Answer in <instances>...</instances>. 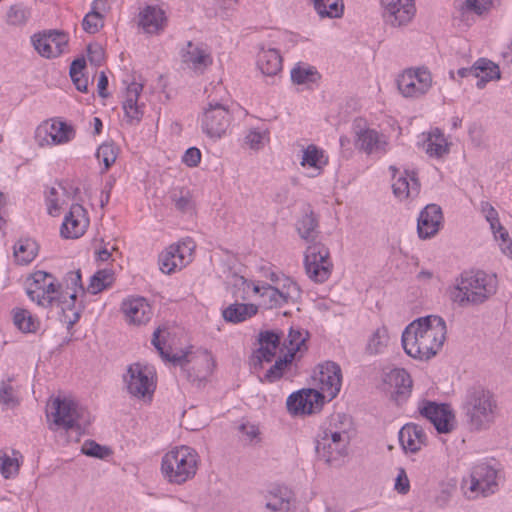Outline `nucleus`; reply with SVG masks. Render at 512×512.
<instances>
[{
    "instance_id": "nucleus-1",
    "label": "nucleus",
    "mask_w": 512,
    "mask_h": 512,
    "mask_svg": "<svg viewBox=\"0 0 512 512\" xmlns=\"http://www.w3.org/2000/svg\"><path fill=\"white\" fill-rule=\"evenodd\" d=\"M447 334L444 319L428 315L412 321L402 333V346L407 355L418 360H429L442 348Z\"/></svg>"
},
{
    "instance_id": "nucleus-2",
    "label": "nucleus",
    "mask_w": 512,
    "mask_h": 512,
    "mask_svg": "<svg viewBox=\"0 0 512 512\" xmlns=\"http://www.w3.org/2000/svg\"><path fill=\"white\" fill-rule=\"evenodd\" d=\"M462 410L469 428L474 431L488 429L495 421L498 404L494 394L482 386L467 389Z\"/></svg>"
},
{
    "instance_id": "nucleus-3",
    "label": "nucleus",
    "mask_w": 512,
    "mask_h": 512,
    "mask_svg": "<svg viewBox=\"0 0 512 512\" xmlns=\"http://www.w3.org/2000/svg\"><path fill=\"white\" fill-rule=\"evenodd\" d=\"M496 293L492 277L483 271L463 272L451 292V298L460 306L479 305Z\"/></svg>"
},
{
    "instance_id": "nucleus-4",
    "label": "nucleus",
    "mask_w": 512,
    "mask_h": 512,
    "mask_svg": "<svg viewBox=\"0 0 512 512\" xmlns=\"http://www.w3.org/2000/svg\"><path fill=\"white\" fill-rule=\"evenodd\" d=\"M198 464L197 451L182 445L173 448L162 457L161 473L170 484L181 485L194 478Z\"/></svg>"
},
{
    "instance_id": "nucleus-5",
    "label": "nucleus",
    "mask_w": 512,
    "mask_h": 512,
    "mask_svg": "<svg viewBox=\"0 0 512 512\" xmlns=\"http://www.w3.org/2000/svg\"><path fill=\"white\" fill-rule=\"evenodd\" d=\"M214 93V96L210 93L207 97V106L203 109L200 123L204 134L212 139H220L230 126L232 114L224 89L220 85L215 86Z\"/></svg>"
},
{
    "instance_id": "nucleus-6",
    "label": "nucleus",
    "mask_w": 512,
    "mask_h": 512,
    "mask_svg": "<svg viewBox=\"0 0 512 512\" xmlns=\"http://www.w3.org/2000/svg\"><path fill=\"white\" fill-rule=\"evenodd\" d=\"M50 414L53 424L68 431L70 429H83L90 424V414L69 398H54L50 405Z\"/></svg>"
},
{
    "instance_id": "nucleus-7",
    "label": "nucleus",
    "mask_w": 512,
    "mask_h": 512,
    "mask_svg": "<svg viewBox=\"0 0 512 512\" xmlns=\"http://www.w3.org/2000/svg\"><path fill=\"white\" fill-rule=\"evenodd\" d=\"M462 488L467 498L488 497L499 489L498 470L487 462L474 465Z\"/></svg>"
},
{
    "instance_id": "nucleus-8",
    "label": "nucleus",
    "mask_w": 512,
    "mask_h": 512,
    "mask_svg": "<svg viewBox=\"0 0 512 512\" xmlns=\"http://www.w3.org/2000/svg\"><path fill=\"white\" fill-rule=\"evenodd\" d=\"M304 266L308 277L316 283H324L331 275L333 264L329 249L322 243L310 244L305 252Z\"/></svg>"
},
{
    "instance_id": "nucleus-9",
    "label": "nucleus",
    "mask_w": 512,
    "mask_h": 512,
    "mask_svg": "<svg viewBox=\"0 0 512 512\" xmlns=\"http://www.w3.org/2000/svg\"><path fill=\"white\" fill-rule=\"evenodd\" d=\"M60 289L61 285L56 284L54 276L45 271L34 272L26 285L28 297L44 308L53 307L54 297Z\"/></svg>"
},
{
    "instance_id": "nucleus-10",
    "label": "nucleus",
    "mask_w": 512,
    "mask_h": 512,
    "mask_svg": "<svg viewBox=\"0 0 512 512\" xmlns=\"http://www.w3.org/2000/svg\"><path fill=\"white\" fill-rule=\"evenodd\" d=\"M195 243L191 238L169 246L158 258L160 270L165 274L173 273L177 268L185 267L192 260Z\"/></svg>"
},
{
    "instance_id": "nucleus-11",
    "label": "nucleus",
    "mask_w": 512,
    "mask_h": 512,
    "mask_svg": "<svg viewBox=\"0 0 512 512\" xmlns=\"http://www.w3.org/2000/svg\"><path fill=\"white\" fill-rule=\"evenodd\" d=\"M432 85V76L428 69L405 70L397 79V87L406 98H418L428 92Z\"/></svg>"
},
{
    "instance_id": "nucleus-12",
    "label": "nucleus",
    "mask_w": 512,
    "mask_h": 512,
    "mask_svg": "<svg viewBox=\"0 0 512 512\" xmlns=\"http://www.w3.org/2000/svg\"><path fill=\"white\" fill-rule=\"evenodd\" d=\"M150 375L151 372L148 371L147 367H143L139 363L131 364L124 376L128 393L138 399H145L146 397L151 399L155 384Z\"/></svg>"
},
{
    "instance_id": "nucleus-13",
    "label": "nucleus",
    "mask_w": 512,
    "mask_h": 512,
    "mask_svg": "<svg viewBox=\"0 0 512 512\" xmlns=\"http://www.w3.org/2000/svg\"><path fill=\"white\" fill-rule=\"evenodd\" d=\"M418 410L424 418L434 425L438 433H449L452 431L455 416L448 404L422 400L419 403Z\"/></svg>"
},
{
    "instance_id": "nucleus-14",
    "label": "nucleus",
    "mask_w": 512,
    "mask_h": 512,
    "mask_svg": "<svg viewBox=\"0 0 512 512\" xmlns=\"http://www.w3.org/2000/svg\"><path fill=\"white\" fill-rule=\"evenodd\" d=\"M31 42L35 50L45 58L60 56L68 45V35L58 30L34 34Z\"/></svg>"
},
{
    "instance_id": "nucleus-15",
    "label": "nucleus",
    "mask_w": 512,
    "mask_h": 512,
    "mask_svg": "<svg viewBox=\"0 0 512 512\" xmlns=\"http://www.w3.org/2000/svg\"><path fill=\"white\" fill-rule=\"evenodd\" d=\"M282 337L283 333L281 331H261L258 335L259 348L251 355L250 364L258 369L262 368L263 362H272L281 344Z\"/></svg>"
},
{
    "instance_id": "nucleus-16",
    "label": "nucleus",
    "mask_w": 512,
    "mask_h": 512,
    "mask_svg": "<svg viewBox=\"0 0 512 512\" xmlns=\"http://www.w3.org/2000/svg\"><path fill=\"white\" fill-rule=\"evenodd\" d=\"M386 23L393 27L408 24L415 15L414 0H381Z\"/></svg>"
},
{
    "instance_id": "nucleus-17",
    "label": "nucleus",
    "mask_w": 512,
    "mask_h": 512,
    "mask_svg": "<svg viewBox=\"0 0 512 512\" xmlns=\"http://www.w3.org/2000/svg\"><path fill=\"white\" fill-rule=\"evenodd\" d=\"M319 389L323 399L329 400L335 398L340 392L342 385V372L340 366L332 361H327L319 365V375L317 378Z\"/></svg>"
},
{
    "instance_id": "nucleus-18",
    "label": "nucleus",
    "mask_w": 512,
    "mask_h": 512,
    "mask_svg": "<svg viewBox=\"0 0 512 512\" xmlns=\"http://www.w3.org/2000/svg\"><path fill=\"white\" fill-rule=\"evenodd\" d=\"M322 394L314 389H303L290 394L286 401L287 410L293 414H311L322 402Z\"/></svg>"
},
{
    "instance_id": "nucleus-19",
    "label": "nucleus",
    "mask_w": 512,
    "mask_h": 512,
    "mask_svg": "<svg viewBox=\"0 0 512 512\" xmlns=\"http://www.w3.org/2000/svg\"><path fill=\"white\" fill-rule=\"evenodd\" d=\"M89 226V218L84 207L80 204H72L69 213L64 217L60 234L66 239L81 237Z\"/></svg>"
},
{
    "instance_id": "nucleus-20",
    "label": "nucleus",
    "mask_w": 512,
    "mask_h": 512,
    "mask_svg": "<svg viewBox=\"0 0 512 512\" xmlns=\"http://www.w3.org/2000/svg\"><path fill=\"white\" fill-rule=\"evenodd\" d=\"M443 222L442 209L437 204H428L420 212L417 219V233L421 239L434 237Z\"/></svg>"
},
{
    "instance_id": "nucleus-21",
    "label": "nucleus",
    "mask_w": 512,
    "mask_h": 512,
    "mask_svg": "<svg viewBox=\"0 0 512 512\" xmlns=\"http://www.w3.org/2000/svg\"><path fill=\"white\" fill-rule=\"evenodd\" d=\"M390 170L393 172L392 178V189L395 197L399 200H405L408 198H415L420 192V182L415 171L405 170L403 173H399L396 178L398 170L395 166H390Z\"/></svg>"
},
{
    "instance_id": "nucleus-22",
    "label": "nucleus",
    "mask_w": 512,
    "mask_h": 512,
    "mask_svg": "<svg viewBox=\"0 0 512 512\" xmlns=\"http://www.w3.org/2000/svg\"><path fill=\"white\" fill-rule=\"evenodd\" d=\"M384 383L393 389L392 397L400 404L410 396L412 391V379L403 368H394L385 374Z\"/></svg>"
},
{
    "instance_id": "nucleus-23",
    "label": "nucleus",
    "mask_w": 512,
    "mask_h": 512,
    "mask_svg": "<svg viewBox=\"0 0 512 512\" xmlns=\"http://www.w3.org/2000/svg\"><path fill=\"white\" fill-rule=\"evenodd\" d=\"M76 291H64L62 288L55 295L53 306L60 307L63 313V320L72 327L79 319L83 309L82 302H78Z\"/></svg>"
},
{
    "instance_id": "nucleus-24",
    "label": "nucleus",
    "mask_w": 512,
    "mask_h": 512,
    "mask_svg": "<svg viewBox=\"0 0 512 512\" xmlns=\"http://www.w3.org/2000/svg\"><path fill=\"white\" fill-rule=\"evenodd\" d=\"M126 319L135 325H143L150 321L152 309L143 297L126 299L121 305Z\"/></svg>"
},
{
    "instance_id": "nucleus-25",
    "label": "nucleus",
    "mask_w": 512,
    "mask_h": 512,
    "mask_svg": "<svg viewBox=\"0 0 512 512\" xmlns=\"http://www.w3.org/2000/svg\"><path fill=\"white\" fill-rule=\"evenodd\" d=\"M399 442L407 453L418 452L426 443V434L420 425L415 423L405 424L398 433Z\"/></svg>"
},
{
    "instance_id": "nucleus-26",
    "label": "nucleus",
    "mask_w": 512,
    "mask_h": 512,
    "mask_svg": "<svg viewBox=\"0 0 512 512\" xmlns=\"http://www.w3.org/2000/svg\"><path fill=\"white\" fill-rule=\"evenodd\" d=\"M142 90V84L137 82H132L126 88L123 110L130 124L139 123L144 115L143 107L138 104Z\"/></svg>"
},
{
    "instance_id": "nucleus-27",
    "label": "nucleus",
    "mask_w": 512,
    "mask_h": 512,
    "mask_svg": "<svg viewBox=\"0 0 512 512\" xmlns=\"http://www.w3.org/2000/svg\"><path fill=\"white\" fill-rule=\"evenodd\" d=\"M295 226L301 239L307 243H317L316 239L320 234L319 218L310 207L304 211L303 215L297 220Z\"/></svg>"
},
{
    "instance_id": "nucleus-28",
    "label": "nucleus",
    "mask_w": 512,
    "mask_h": 512,
    "mask_svg": "<svg viewBox=\"0 0 512 512\" xmlns=\"http://www.w3.org/2000/svg\"><path fill=\"white\" fill-rule=\"evenodd\" d=\"M387 142L384 135L374 129L361 130L358 133L356 146L367 154L384 153Z\"/></svg>"
},
{
    "instance_id": "nucleus-29",
    "label": "nucleus",
    "mask_w": 512,
    "mask_h": 512,
    "mask_svg": "<svg viewBox=\"0 0 512 512\" xmlns=\"http://www.w3.org/2000/svg\"><path fill=\"white\" fill-rule=\"evenodd\" d=\"M257 67L263 75L275 76L282 70V57L275 48H261L257 55Z\"/></svg>"
},
{
    "instance_id": "nucleus-30",
    "label": "nucleus",
    "mask_w": 512,
    "mask_h": 512,
    "mask_svg": "<svg viewBox=\"0 0 512 512\" xmlns=\"http://www.w3.org/2000/svg\"><path fill=\"white\" fill-rule=\"evenodd\" d=\"M253 292L260 298V304L266 309H273L284 306L282 295L274 285L258 282L253 285Z\"/></svg>"
},
{
    "instance_id": "nucleus-31",
    "label": "nucleus",
    "mask_w": 512,
    "mask_h": 512,
    "mask_svg": "<svg viewBox=\"0 0 512 512\" xmlns=\"http://www.w3.org/2000/svg\"><path fill=\"white\" fill-rule=\"evenodd\" d=\"M166 17L164 11L158 7L147 6L140 13V24L149 34H157L164 29Z\"/></svg>"
},
{
    "instance_id": "nucleus-32",
    "label": "nucleus",
    "mask_w": 512,
    "mask_h": 512,
    "mask_svg": "<svg viewBox=\"0 0 512 512\" xmlns=\"http://www.w3.org/2000/svg\"><path fill=\"white\" fill-rule=\"evenodd\" d=\"M265 500V507L273 512H288L290 509V496L285 487H272L265 495Z\"/></svg>"
},
{
    "instance_id": "nucleus-33",
    "label": "nucleus",
    "mask_w": 512,
    "mask_h": 512,
    "mask_svg": "<svg viewBox=\"0 0 512 512\" xmlns=\"http://www.w3.org/2000/svg\"><path fill=\"white\" fill-rule=\"evenodd\" d=\"M258 312V307L254 304H245V303H233L227 306L222 311V316L226 322L230 323H241L245 320L251 318L256 315Z\"/></svg>"
},
{
    "instance_id": "nucleus-34",
    "label": "nucleus",
    "mask_w": 512,
    "mask_h": 512,
    "mask_svg": "<svg viewBox=\"0 0 512 512\" xmlns=\"http://www.w3.org/2000/svg\"><path fill=\"white\" fill-rule=\"evenodd\" d=\"M291 81L297 85H310L317 83L321 75L318 70L307 63L298 62L290 72Z\"/></svg>"
},
{
    "instance_id": "nucleus-35",
    "label": "nucleus",
    "mask_w": 512,
    "mask_h": 512,
    "mask_svg": "<svg viewBox=\"0 0 512 512\" xmlns=\"http://www.w3.org/2000/svg\"><path fill=\"white\" fill-rule=\"evenodd\" d=\"M14 257L19 264H29L38 254L39 246L31 238H21L14 245Z\"/></svg>"
},
{
    "instance_id": "nucleus-36",
    "label": "nucleus",
    "mask_w": 512,
    "mask_h": 512,
    "mask_svg": "<svg viewBox=\"0 0 512 512\" xmlns=\"http://www.w3.org/2000/svg\"><path fill=\"white\" fill-rule=\"evenodd\" d=\"M309 338V333L301 328L290 327L287 338L282 342L283 348L286 353H293L296 357L298 352L307 350L306 341Z\"/></svg>"
},
{
    "instance_id": "nucleus-37",
    "label": "nucleus",
    "mask_w": 512,
    "mask_h": 512,
    "mask_svg": "<svg viewBox=\"0 0 512 512\" xmlns=\"http://www.w3.org/2000/svg\"><path fill=\"white\" fill-rule=\"evenodd\" d=\"M318 437L332 443L334 445L333 449L338 454H347L350 438L348 432L345 430H334L332 423H330L329 427L324 429Z\"/></svg>"
},
{
    "instance_id": "nucleus-38",
    "label": "nucleus",
    "mask_w": 512,
    "mask_h": 512,
    "mask_svg": "<svg viewBox=\"0 0 512 512\" xmlns=\"http://www.w3.org/2000/svg\"><path fill=\"white\" fill-rule=\"evenodd\" d=\"M449 152V144L439 128L433 129L426 141V153L431 157H442Z\"/></svg>"
},
{
    "instance_id": "nucleus-39",
    "label": "nucleus",
    "mask_w": 512,
    "mask_h": 512,
    "mask_svg": "<svg viewBox=\"0 0 512 512\" xmlns=\"http://www.w3.org/2000/svg\"><path fill=\"white\" fill-rule=\"evenodd\" d=\"M301 166H309L316 170H322L328 164V156L323 149L314 144L308 145L303 150Z\"/></svg>"
},
{
    "instance_id": "nucleus-40",
    "label": "nucleus",
    "mask_w": 512,
    "mask_h": 512,
    "mask_svg": "<svg viewBox=\"0 0 512 512\" xmlns=\"http://www.w3.org/2000/svg\"><path fill=\"white\" fill-rule=\"evenodd\" d=\"M49 128L52 134L53 145L65 144L75 137L74 128L61 120H52L49 122Z\"/></svg>"
},
{
    "instance_id": "nucleus-41",
    "label": "nucleus",
    "mask_w": 512,
    "mask_h": 512,
    "mask_svg": "<svg viewBox=\"0 0 512 512\" xmlns=\"http://www.w3.org/2000/svg\"><path fill=\"white\" fill-rule=\"evenodd\" d=\"M187 46L188 50L184 55L185 62L190 63L195 70H202L212 63L211 56L205 50L194 46L191 41Z\"/></svg>"
},
{
    "instance_id": "nucleus-42",
    "label": "nucleus",
    "mask_w": 512,
    "mask_h": 512,
    "mask_svg": "<svg viewBox=\"0 0 512 512\" xmlns=\"http://www.w3.org/2000/svg\"><path fill=\"white\" fill-rule=\"evenodd\" d=\"M293 353H284L280 356L275 363L266 371L265 380L269 383H274L280 380L284 373L291 367L294 361Z\"/></svg>"
},
{
    "instance_id": "nucleus-43",
    "label": "nucleus",
    "mask_w": 512,
    "mask_h": 512,
    "mask_svg": "<svg viewBox=\"0 0 512 512\" xmlns=\"http://www.w3.org/2000/svg\"><path fill=\"white\" fill-rule=\"evenodd\" d=\"M13 322L24 333H34L39 327V321L28 310L22 308L13 310Z\"/></svg>"
},
{
    "instance_id": "nucleus-44",
    "label": "nucleus",
    "mask_w": 512,
    "mask_h": 512,
    "mask_svg": "<svg viewBox=\"0 0 512 512\" xmlns=\"http://www.w3.org/2000/svg\"><path fill=\"white\" fill-rule=\"evenodd\" d=\"M113 282L114 272L111 269H101L90 278L87 290L95 295L110 287Z\"/></svg>"
},
{
    "instance_id": "nucleus-45",
    "label": "nucleus",
    "mask_w": 512,
    "mask_h": 512,
    "mask_svg": "<svg viewBox=\"0 0 512 512\" xmlns=\"http://www.w3.org/2000/svg\"><path fill=\"white\" fill-rule=\"evenodd\" d=\"M314 8L321 18H338L343 14L342 0H313Z\"/></svg>"
},
{
    "instance_id": "nucleus-46",
    "label": "nucleus",
    "mask_w": 512,
    "mask_h": 512,
    "mask_svg": "<svg viewBox=\"0 0 512 512\" xmlns=\"http://www.w3.org/2000/svg\"><path fill=\"white\" fill-rule=\"evenodd\" d=\"M160 328H157L153 333L152 344L159 352L161 358L165 361L172 362L174 365H179L182 369H185L189 363L188 355L186 353L170 355L164 350L162 341L160 339Z\"/></svg>"
},
{
    "instance_id": "nucleus-47",
    "label": "nucleus",
    "mask_w": 512,
    "mask_h": 512,
    "mask_svg": "<svg viewBox=\"0 0 512 512\" xmlns=\"http://www.w3.org/2000/svg\"><path fill=\"white\" fill-rule=\"evenodd\" d=\"M315 450L318 457L324 460L328 464L337 462L340 458L347 454H338L334 449V445L328 441H325L321 437H317L315 441Z\"/></svg>"
},
{
    "instance_id": "nucleus-48",
    "label": "nucleus",
    "mask_w": 512,
    "mask_h": 512,
    "mask_svg": "<svg viewBox=\"0 0 512 512\" xmlns=\"http://www.w3.org/2000/svg\"><path fill=\"white\" fill-rule=\"evenodd\" d=\"M282 295L284 302H296L301 297L299 285L290 277L283 276L281 283L276 286Z\"/></svg>"
},
{
    "instance_id": "nucleus-49",
    "label": "nucleus",
    "mask_w": 512,
    "mask_h": 512,
    "mask_svg": "<svg viewBox=\"0 0 512 512\" xmlns=\"http://www.w3.org/2000/svg\"><path fill=\"white\" fill-rule=\"evenodd\" d=\"M389 341V335L387 328L382 326L377 328L371 337L369 338L367 344V351L370 354H378L383 351V349L387 346Z\"/></svg>"
},
{
    "instance_id": "nucleus-50",
    "label": "nucleus",
    "mask_w": 512,
    "mask_h": 512,
    "mask_svg": "<svg viewBox=\"0 0 512 512\" xmlns=\"http://www.w3.org/2000/svg\"><path fill=\"white\" fill-rule=\"evenodd\" d=\"M95 156L99 163L104 164L102 173H105L116 161L117 148L112 143H103L98 147Z\"/></svg>"
},
{
    "instance_id": "nucleus-51",
    "label": "nucleus",
    "mask_w": 512,
    "mask_h": 512,
    "mask_svg": "<svg viewBox=\"0 0 512 512\" xmlns=\"http://www.w3.org/2000/svg\"><path fill=\"white\" fill-rule=\"evenodd\" d=\"M30 17V11L21 4L12 5L7 12V22L10 25H24Z\"/></svg>"
},
{
    "instance_id": "nucleus-52",
    "label": "nucleus",
    "mask_w": 512,
    "mask_h": 512,
    "mask_svg": "<svg viewBox=\"0 0 512 512\" xmlns=\"http://www.w3.org/2000/svg\"><path fill=\"white\" fill-rule=\"evenodd\" d=\"M0 404L6 408H14L19 405V399L13 386L4 381L0 384Z\"/></svg>"
},
{
    "instance_id": "nucleus-53",
    "label": "nucleus",
    "mask_w": 512,
    "mask_h": 512,
    "mask_svg": "<svg viewBox=\"0 0 512 512\" xmlns=\"http://www.w3.org/2000/svg\"><path fill=\"white\" fill-rule=\"evenodd\" d=\"M81 451L87 456L98 459H104L111 453L109 448L102 446L93 440H86L82 445Z\"/></svg>"
},
{
    "instance_id": "nucleus-54",
    "label": "nucleus",
    "mask_w": 512,
    "mask_h": 512,
    "mask_svg": "<svg viewBox=\"0 0 512 512\" xmlns=\"http://www.w3.org/2000/svg\"><path fill=\"white\" fill-rule=\"evenodd\" d=\"M19 470L17 458L10 457L5 452H0V472L4 478H9Z\"/></svg>"
},
{
    "instance_id": "nucleus-55",
    "label": "nucleus",
    "mask_w": 512,
    "mask_h": 512,
    "mask_svg": "<svg viewBox=\"0 0 512 512\" xmlns=\"http://www.w3.org/2000/svg\"><path fill=\"white\" fill-rule=\"evenodd\" d=\"M83 29L90 34L98 32L103 27V16L100 12L90 11L82 22Z\"/></svg>"
},
{
    "instance_id": "nucleus-56",
    "label": "nucleus",
    "mask_w": 512,
    "mask_h": 512,
    "mask_svg": "<svg viewBox=\"0 0 512 512\" xmlns=\"http://www.w3.org/2000/svg\"><path fill=\"white\" fill-rule=\"evenodd\" d=\"M480 210L486 221L490 224L493 234L496 235V226L500 224L497 210L488 201L480 203Z\"/></svg>"
},
{
    "instance_id": "nucleus-57",
    "label": "nucleus",
    "mask_w": 512,
    "mask_h": 512,
    "mask_svg": "<svg viewBox=\"0 0 512 512\" xmlns=\"http://www.w3.org/2000/svg\"><path fill=\"white\" fill-rule=\"evenodd\" d=\"M172 201L175 205V207L181 211V212H188L192 210L193 204H192V197L188 190L186 191H179V193L174 192L171 196Z\"/></svg>"
},
{
    "instance_id": "nucleus-58",
    "label": "nucleus",
    "mask_w": 512,
    "mask_h": 512,
    "mask_svg": "<svg viewBox=\"0 0 512 512\" xmlns=\"http://www.w3.org/2000/svg\"><path fill=\"white\" fill-rule=\"evenodd\" d=\"M490 64H491L490 60L481 58V59L477 60L474 63V65L471 67H463V68L458 69L457 75L460 78H465V77H470V76L474 77V78H478L479 71H482L484 69L483 66H481V65H490Z\"/></svg>"
},
{
    "instance_id": "nucleus-59",
    "label": "nucleus",
    "mask_w": 512,
    "mask_h": 512,
    "mask_svg": "<svg viewBox=\"0 0 512 512\" xmlns=\"http://www.w3.org/2000/svg\"><path fill=\"white\" fill-rule=\"evenodd\" d=\"M89 62L95 67H99L104 62V49L99 43H91L87 46Z\"/></svg>"
},
{
    "instance_id": "nucleus-60",
    "label": "nucleus",
    "mask_w": 512,
    "mask_h": 512,
    "mask_svg": "<svg viewBox=\"0 0 512 512\" xmlns=\"http://www.w3.org/2000/svg\"><path fill=\"white\" fill-rule=\"evenodd\" d=\"M52 134L49 128V121L40 124L35 131V140L39 146L53 145Z\"/></svg>"
},
{
    "instance_id": "nucleus-61",
    "label": "nucleus",
    "mask_w": 512,
    "mask_h": 512,
    "mask_svg": "<svg viewBox=\"0 0 512 512\" xmlns=\"http://www.w3.org/2000/svg\"><path fill=\"white\" fill-rule=\"evenodd\" d=\"M66 284L67 287L65 291L73 292V290H75L77 295L79 292L82 295L84 294L80 270L68 272L66 276Z\"/></svg>"
},
{
    "instance_id": "nucleus-62",
    "label": "nucleus",
    "mask_w": 512,
    "mask_h": 512,
    "mask_svg": "<svg viewBox=\"0 0 512 512\" xmlns=\"http://www.w3.org/2000/svg\"><path fill=\"white\" fill-rule=\"evenodd\" d=\"M394 489L402 495H405L410 490V481L407 473L403 467L397 469V477L395 479Z\"/></svg>"
},
{
    "instance_id": "nucleus-63",
    "label": "nucleus",
    "mask_w": 512,
    "mask_h": 512,
    "mask_svg": "<svg viewBox=\"0 0 512 512\" xmlns=\"http://www.w3.org/2000/svg\"><path fill=\"white\" fill-rule=\"evenodd\" d=\"M482 66H483V68L485 67V69H483L482 71H479L478 78H480V80L477 83L478 87H481L480 84L482 82H488L493 79L500 78L499 67L496 64H494L492 61H491L490 65H482Z\"/></svg>"
},
{
    "instance_id": "nucleus-64",
    "label": "nucleus",
    "mask_w": 512,
    "mask_h": 512,
    "mask_svg": "<svg viewBox=\"0 0 512 512\" xmlns=\"http://www.w3.org/2000/svg\"><path fill=\"white\" fill-rule=\"evenodd\" d=\"M57 195L58 191L55 187H51L46 193L47 210L51 216H58L60 213Z\"/></svg>"
}]
</instances>
